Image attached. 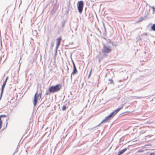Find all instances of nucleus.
Returning a JSON list of instances; mask_svg holds the SVG:
<instances>
[{
	"instance_id": "f257e3e1",
	"label": "nucleus",
	"mask_w": 155,
	"mask_h": 155,
	"mask_svg": "<svg viewBox=\"0 0 155 155\" xmlns=\"http://www.w3.org/2000/svg\"><path fill=\"white\" fill-rule=\"evenodd\" d=\"M123 106H122L121 107L118 108L117 109L114 110L112 113H111L108 116L106 117L102 121L101 123H100L97 126H99L101 124L103 123L104 122L107 121L108 120H109L110 119L113 118L114 116L123 107Z\"/></svg>"
},
{
	"instance_id": "f03ea898",
	"label": "nucleus",
	"mask_w": 155,
	"mask_h": 155,
	"mask_svg": "<svg viewBox=\"0 0 155 155\" xmlns=\"http://www.w3.org/2000/svg\"><path fill=\"white\" fill-rule=\"evenodd\" d=\"M112 51L111 46L107 45L105 44H103V47L102 52L104 56H106L107 54L110 53Z\"/></svg>"
},
{
	"instance_id": "7ed1b4c3",
	"label": "nucleus",
	"mask_w": 155,
	"mask_h": 155,
	"mask_svg": "<svg viewBox=\"0 0 155 155\" xmlns=\"http://www.w3.org/2000/svg\"><path fill=\"white\" fill-rule=\"evenodd\" d=\"M61 88V85L60 84H57L54 86H51L48 89L50 93H54L60 90Z\"/></svg>"
},
{
	"instance_id": "20e7f679",
	"label": "nucleus",
	"mask_w": 155,
	"mask_h": 155,
	"mask_svg": "<svg viewBox=\"0 0 155 155\" xmlns=\"http://www.w3.org/2000/svg\"><path fill=\"white\" fill-rule=\"evenodd\" d=\"M84 5V2L82 1H79L77 3L78 9L79 12L80 13H81L82 12Z\"/></svg>"
},
{
	"instance_id": "39448f33",
	"label": "nucleus",
	"mask_w": 155,
	"mask_h": 155,
	"mask_svg": "<svg viewBox=\"0 0 155 155\" xmlns=\"http://www.w3.org/2000/svg\"><path fill=\"white\" fill-rule=\"evenodd\" d=\"M138 39L137 42L139 41V40H143L144 41H146L147 39V34L146 33H143L140 36L137 38Z\"/></svg>"
},
{
	"instance_id": "423d86ee",
	"label": "nucleus",
	"mask_w": 155,
	"mask_h": 155,
	"mask_svg": "<svg viewBox=\"0 0 155 155\" xmlns=\"http://www.w3.org/2000/svg\"><path fill=\"white\" fill-rule=\"evenodd\" d=\"M8 79V77H7L5 79V81H4L2 87L1 92L0 94V100L1 99L4 91L5 87L6 85L7 81Z\"/></svg>"
},
{
	"instance_id": "0eeeda50",
	"label": "nucleus",
	"mask_w": 155,
	"mask_h": 155,
	"mask_svg": "<svg viewBox=\"0 0 155 155\" xmlns=\"http://www.w3.org/2000/svg\"><path fill=\"white\" fill-rule=\"evenodd\" d=\"M150 10L146 9V10L144 15V20L148 19L150 18L149 15H150Z\"/></svg>"
},
{
	"instance_id": "6e6552de",
	"label": "nucleus",
	"mask_w": 155,
	"mask_h": 155,
	"mask_svg": "<svg viewBox=\"0 0 155 155\" xmlns=\"http://www.w3.org/2000/svg\"><path fill=\"white\" fill-rule=\"evenodd\" d=\"M38 91H37L35 95L34 101H33L34 106H35L37 104L38 101Z\"/></svg>"
},
{
	"instance_id": "1a4fd4ad",
	"label": "nucleus",
	"mask_w": 155,
	"mask_h": 155,
	"mask_svg": "<svg viewBox=\"0 0 155 155\" xmlns=\"http://www.w3.org/2000/svg\"><path fill=\"white\" fill-rule=\"evenodd\" d=\"M73 71L71 73V79H72V75H74L75 74L77 73L78 72V71L77 69V68H76V66H73Z\"/></svg>"
},
{
	"instance_id": "9d476101",
	"label": "nucleus",
	"mask_w": 155,
	"mask_h": 155,
	"mask_svg": "<svg viewBox=\"0 0 155 155\" xmlns=\"http://www.w3.org/2000/svg\"><path fill=\"white\" fill-rule=\"evenodd\" d=\"M127 149V148H125L120 151L117 155H121Z\"/></svg>"
},
{
	"instance_id": "9b49d317",
	"label": "nucleus",
	"mask_w": 155,
	"mask_h": 155,
	"mask_svg": "<svg viewBox=\"0 0 155 155\" xmlns=\"http://www.w3.org/2000/svg\"><path fill=\"white\" fill-rule=\"evenodd\" d=\"M66 22V21L64 20H63L62 21H61V27L62 28H63Z\"/></svg>"
},
{
	"instance_id": "f8f14e48",
	"label": "nucleus",
	"mask_w": 155,
	"mask_h": 155,
	"mask_svg": "<svg viewBox=\"0 0 155 155\" xmlns=\"http://www.w3.org/2000/svg\"><path fill=\"white\" fill-rule=\"evenodd\" d=\"M41 94H42V90H40V91L39 93H38V98H39V99L41 97Z\"/></svg>"
},
{
	"instance_id": "ddd939ff",
	"label": "nucleus",
	"mask_w": 155,
	"mask_h": 155,
	"mask_svg": "<svg viewBox=\"0 0 155 155\" xmlns=\"http://www.w3.org/2000/svg\"><path fill=\"white\" fill-rule=\"evenodd\" d=\"M152 30L155 31V24H153L151 27Z\"/></svg>"
},
{
	"instance_id": "4468645a",
	"label": "nucleus",
	"mask_w": 155,
	"mask_h": 155,
	"mask_svg": "<svg viewBox=\"0 0 155 155\" xmlns=\"http://www.w3.org/2000/svg\"><path fill=\"white\" fill-rule=\"evenodd\" d=\"M143 20H144V17H140L139 18V20L138 21V22H140L143 21Z\"/></svg>"
},
{
	"instance_id": "2eb2a0df",
	"label": "nucleus",
	"mask_w": 155,
	"mask_h": 155,
	"mask_svg": "<svg viewBox=\"0 0 155 155\" xmlns=\"http://www.w3.org/2000/svg\"><path fill=\"white\" fill-rule=\"evenodd\" d=\"M134 97L136 98V99H140L143 98H145V97H138V96H135Z\"/></svg>"
},
{
	"instance_id": "dca6fc26",
	"label": "nucleus",
	"mask_w": 155,
	"mask_h": 155,
	"mask_svg": "<svg viewBox=\"0 0 155 155\" xmlns=\"http://www.w3.org/2000/svg\"><path fill=\"white\" fill-rule=\"evenodd\" d=\"M67 107L66 105H63L62 107V110L63 111H64L66 109Z\"/></svg>"
},
{
	"instance_id": "f3484780",
	"label": "nucleus",
	"mask_w": 155,
	"mask_h": 155,
	"mask_svg": "<svg viewBox=\"0 0 155 155\" xmlns=\"http://www.w3.org/2000/svg\"><path fill=\"white\" fill-rule=\"evenodd\" d=\"M108 81H110V83L111 84H114V83L112 79H109Z\"/></svg>"
},
{
	"instance_id": "a211bd4d",
	"label": "nucleus",
	"mask_w": 155,
	"mask_h": 155,
	"mask_svg": "<svg viewBox=\"0 0 155 155\" xmlns=\"http://www.w3.org/2000/svg\"><path fill=\"white\" fill-rule=\"evenodd\" d=\"M107 41L108 42V43H110L112 45H113V42L111 41V40L110 39H108Z\"/></svg>"
},
{
	"instance_id": "6ab92c4d",
	"label": "nucleus",
	"mask_w": 155,
	"mask_h": 155,
	"mask_svg": "<svg viewBox=\"0 0 155 155\" xmlns=\"http://www.w3.org/2000/svg\"><path fill=\"white\" fill-rule=\"evenodd\" d=\"M7 116L5 114L1 115H0V119H1V118L2 117H6Z\"/></svg>"
},
{
	"instance_id": "aec40b11",
	"label": "nucleus",
	"mask_w": 155,
	"mask_h": 155,
	"mask_svg": "<svg viewBox=\"0 0 155 155\" xmlns=\"http://www.w3.org/2000/svg\"><path fill=\"white\" fill-rule=\"evenodd\" d=\"M61 37L58 38H57V42H61Z\"/></svg>"
},
{
	"instance_id": "412c9836",
	"label": "nucleus",
	"mask_w": 155,
	"mask_h": 155,
	"mask_svg": "<svg viewBox=\"0 0 155 155\" xmlns=\"http://www.w3.org/2000/svg\"><path fill=\"white\" fill-rule=\"evenodd\" d=\"M2 122L1 119H0V129H1L2 127Z\"/></svg>"
},
{
	"instance_id": "4be33fe9",
	"label": "nucleus",
	"mask_w": 155,
	"mask_h": 155,
	"mask_svg": "<svg viewBox=\"0 0 155 155\" xmlns=\"http://www.w3.org/2000/svg\"><path fill=\"white\" fill-rule=\"evenodd\" d=\"M54 45V43L53 42H51V48H52V47H53Z\"/></svg>"
},
{
	"instance_id": "5701e85b",
	"label": "nucleus",
	"mask_w": 155,
	"mask_h": 155,
	"mask_svg": "<svg viewBox=\"0 0 155 155\" xmlns=\"http://www.w3.org/2000/svg\"><path fill=\"white\" fill-rule=\"evenodd\" d=\"M50 93L49 91H48V92L47 91V92L46 93L45 95H49L50 94V93Z\"/></svg>"
},
{
	"instance_id": "b1692460",
	"label": "nucleus",
	"mask_w": 155,
	"mask_h": 155,
	"mask_svg": "<svg viewBox=\"0 0 155 155\" xmlns=\"http://www.w3.org/2000/svg\"><path fill=\"white\" fill-rule=\"evenodd\" d=\"M60 43L61 42H57L56 45L59 46L60 44Z\"/></svg>"
},
{
	"instance_id": "393cba45",
	"label": "nucleus",
	"mask_w": 155,
	"mask_h": 155,
	"mask_svg": "<svg viewBox=\"0 0 155 155\" xmlns=\"http://www.w3.org/2000/svg\"><path fill=\"white\" fill-rule=\"evenodd\" d=\"M72 64H73V66H75V64L74 63V61H73L72 60Z\"/></svg>"
},
{
	"instance_id": "a878e982",
	"label": "nucleus",
	"mask_w": 155,
	"mask_h": 155,
	"mask_svg": "<svg viewBox=\"0 0 155 155\" xmlns=\"http://www.w3.org/2000/svg\"><path fill=\"white\" fill-rule=\"evenodd\" d=\"M55 55H56L57 54V49H55Z\"/></svg>"
},
{
	"instance_id": "bb28decb",
	"label": "nucleus",
	"mask_w": 155,
	"mask_h": 155,
	"mask_svg": "<svg viewBox=\"0 0 155 155\" xmlns=\"http://www.w3.org/2000/svg\"><path fill=\"white\" fill-rule=\"evenodd\" d=\"M103 25H104V24H103ZM104 31H105V33H106V28H105V27L104 26Z\"/></svg>"
},
{
	"instance_id": "cd10ccee",
	"label": "nucleus",
	"mask_w": 155,
	"mask_h": 155,
	"mask_svg": "<svg viewBox=\"0 0 155 155\" xmlns=\"http://www.w3.org/2000/svg\"><path fill=\"white\" fill-rule=\"evenodd\" d=\"M66 67H67V71L68 72V70H69V68L68 66L67 65H66Z\"/></svg>"
},
{
	"instance_id": "c85d7f7f",
	"label": "nucleus",
	"mask_w": 155,
	"mask_h": 155,
	"mask_svg": "<svg viewBox=\"0 0 155 155\" xmlns=\"http://www.w3.org/2000/svg\"><path fill=\"white\" fill-rule=\"evenodd\" d=\"M91 71H90V73L89 74V75H88V78H89L90 76V75H91Z\"/></svg>"
},
{
	"instance_id": "c756f323",
	"label": "nucleus",
	"mask_w": 155,
	"mask_h": 155,
	"mask_svg": "<svg viewBox=\"0 0 155 155\" xmlns=\"http://www.w3.org/2000/svg\"><path fill=\"white\" fill-rule=\"evenodd\" d=\"M149 155H155L154 153H151Z\"/></svg>"
},
{
	"instance_id": "7c9ffc66",
	"label": "nucleus",
	"mask_w": 155,
	"mask_h": 155,
	"mask_svg": "<svg viewBox=\"0 0 155 155\" xmlns=\"http://www.w3.org/2000/svg\"><path fill=\"white\" fill-rule=\"evenodd\" d=\"M58 46H58L56 45V47L55 49H58Z\"/></svg>"
},
{
	"instance_id": "2f4dec72",
	"label": "nucleus",
	"mask_w": 155,
	"mask_h": 155,
	"mask_svg": "<svg viewBox=\"0 0 155 155\" xmlns=\"http://www.w3.org/2000/svg\"><path fill=\"white\" fill-rule=\"evenodd\" d=\"M113 45L115 46H116V44H114V43H113Z\"/></svg>"
},
{
	"instance_id": "473e14b6",
	"label": "nucleus",
	"mask_w": 155,
	"mask_h": 155,
	"mask_svg": "<svg viewBox=\"0 0 155 155\" xmlns=\"http://www.w3.org/2000/svg\"><path fill=\"white\" fill-rule=\"evenodd\" d=\"M8 119H9V118H8L7 119H6V120L7 121L8 120Z\"/></svg>"
},
{
	"instance_id": "72a5a7b5",
	"label": "nucleus",
	"mask_w": 155,
	"mask_h": 155,
	"mask_svg": "<svg viewBox=\"0 0 155 155\" xmlns=\"http://www.w3.org/2000/svg\"><path fill=\"white\" fill-rule=\"evenodd\" d=\"M21 59V57H20V61Z\"/></svg>"
},
{
	"instance_id": "f704fd0d",
	"label": "nucleus",
	"mask_w": 155,
	"mask_h": 155,
	"mask_svg": "<svg viewBox=\"0 0 155 155\" xmlns=\"http://www.w3.org/2000/svg\"><path fill=\"white\" fill-rule=\"evenodd\" d=\"M7 124H8V123H7H7H6V126H7Z\"/></svg>"
},
{
	"instance_id": "c9c22d12",
	"label": "nucleus",
	"mask_w": 155,
	"mask_h": 155,
	"mask_svg": "<svg viewBox=\"0 0 155 155\" xmlns=\"http://www.w3.org/2000/svg\"><path fill=\"white\" fill-rule=\"evenodd\" d=\"M104 38L105 39H106V38Z\"/></svg>"
}]
</instances>
